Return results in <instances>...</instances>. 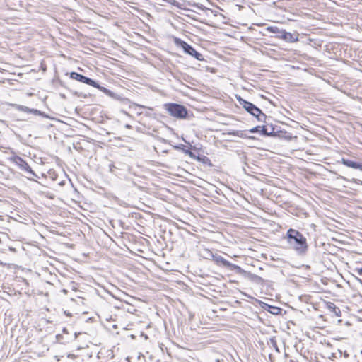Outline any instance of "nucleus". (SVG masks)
Returning a JSON list of instances; mask_svg holds the SVG:
<instances>
[{
	"label": "nucleus",
	"mask_w": 362,
	"mask_h": 362,
	"mask_svg": "<svg viewBox=\"0 0 362 362\" xmlns=\"http://www.w3.org/2000/svg\"><path fill=\"white\" fill-rule=\"evenodd\" d=\"M329 308L336 310V307L333 303H331L330 305H329Z\"/></svg>",
	"instance_id": "14"
},
{
	"label": "nucleus",
	"mask_w": 362,
	"mask_h": 362,
	"mask_svg": "<svg viewBox=\"0 0 362 362\" xmlns=\"http://www.w3.org/2000/svg\"><path fill=\"white\" fill-rule=\"evenodd\" d=\"M239 102L243 108H245L251 115L258 118L259 120H261V118L259 117L261 115L265 117V115L262 113V111L252 103L243 99H240Z\"/></svg>",
	"instance_id": "4"
},
{
	"label": "nucleus",
	"mask_w": 362,
	"mask_h": 362,
	"mask_svg": "<svg viewBox=\"0 0 362 362\" xmlns=\"http://www.w3.org/2000/svg\"><path fill=\"white\" fill-rule=\"evenodd\" d=\"M13 107L19 111L28 112V113H33L35 115H41L42 112L40 110H35V109H30L26 106L21 105H13Z\"/></svg>",
	"instance_id": "7"
},
{
	"label": "nucleus",
	"mask_w": 362,
	"mask_h": 362,
	"mask_svg": "<svg viewBox=\"0 0 362 362\" xmlns=\"http://www.w3.org/2000/svg\"><path fill=\"white\" fill-rule=\"evenodd\" d=\"M93 87L95 88H97L98 89H99L100 91L103 92L104 93H105L106 95H111V91L108 89H107L105 87H103V86H100L98 83H97L95 81V86H93Z\"/></svg>",
	"instance_id": "10"
},
{
	"label": "nucleus",
	"mask_w": 362,
	"mask_h": 362,
	"mask_svg": "<svg viewBox=\"0 0 362 362\" xmlns=\"http://www.w3.org/2000/svg\"><path fill=\"white\" fill-rule=\"evenodd\" d=\"M175 43L176 45L181 47L187 54L194 57L197 60H203L202 55L185 41L176 37L175 38Z\"/></svg>",
	"instance_id": "3"
},
{
	"label": "nucleus",
	"mask_w": 362,
	"mask_h": 362,
	"mask_svg": "<svg viewBox=\"0 0 362 362\" xmlns=\"http://www.w3.org/2000/svg\"><path fill=\"white\" fill-rule=\"evenodd\" d=\"M258 131V127H255L250 130L251 132H256Z\"/></svg>",
	"instance_id": "15"
},
{
	"label": "nucleus",
	"mask_w": 362,
	"mask_h": 362,
	"mask_svg": "<svg viewBox=\"0 0 362 362\" xmlns=\"http://www.w3.org/2000/svg\"><path fill=\"white\" fill-rule=\"evenodd\" d=\"M284 39L290 42H296L298 40V37L291 33H285L283 35Z\"/></svg>",
	"instance_id": "9"
},
{
	"label": "nucleus",
	"mask_w": 362,
	"mask_h": 362,
	"mask_svg": "<svg viewBox=\"0 0 362 362\" xmlns=\"http://www.w3.org/2000/svg\"><path fill=\"white\" fill-rule=\"evenodd\" d=\"M211 257H212V259L218 265H222L226 267H230V268H234V269H240L239 267L231 264L230 262H229L228 261H227L226 259H225L223 257H222L221 256H220L218 255L212 254Z\"/></svg>",
	"instance_id": "5"
},
{
	"label": "nucleus",
	"mask_w": 362,
	"mask_h": 362,
	"mask_svg": "<svg viewBox=\"0 0 362 362\" xmlns=\"http://www.w3.org/2000/svg\"><path fill=\"white\" fill-rule=\"evenodd\" d=\"M71 78L72 79L76 80L78 81H80L81 83L90 85V86H95V81L88 77H86L80 74H78L76 72H72L71 73Z\"/></svg>",
	"instance_id": "6"
},
{
	"label": "nucleus",
	"mask_w": 362,
	"mask_h": 362,
	"mask_svg": "<svg viewBox=\"0 0 362 362\" xmlns=\"http://www.w3.org/2000/svg\"><path fill=\"white\" fill-rule=\"evenodd\" d=\"M341 163H343V165H344L349 168H354V169H359V170H362V164H361V163H356V162H354V161H352L350 160L344 159V158H343L341 160Z\"/></svg>",
	"instance_id": "8"
},
{
	"label": "nucleus",
	"mask_w": 362,
	"mask_h": 362,
	"mask_svg": "<svg viewBox=\"0 0 362 362\" xmlns=\"http://www.w3.org/2000/svg\"><path fill=\"white\" fill-rule=\"evenodd\" d=\"M165 109L168 111V112L173 117L184 119L186 117L187 115V111L186 108L178 104L175 103H169L165 104Z\"/></svg>",
	"instance_id": "2"
},
{
	"label": "nucleus",
	"mask_w": 362,
	"mask_h": 362,
	"mask_svg": "<svg viewBox=\"0 0 362 362\" xmlns=\"http://www.w3.org/2000/svg\"><path fill=\"white\" fill-rule=\"evenodd\" d=\"M19 160L23 163L22 166H23L27 170L31 171L30 168L28 166V165L25 162H24L21 158H19Z\"/></svg>",
	"instance_id": "11"
},
{
	"label": "nucleus",
	"mask_w": 362,
	"mask_h": 362,
	"mask_svg": "<svg viewBox=\"0 0 362 362\" xmlns=\"http://www.w3.org/2000/svg\"><path fill=\"white\" fill-rule=\"evenodd\" d=\"M261 132H262L264 134L269 135V134L267 132V129H265V127H262Z\"/></svg>",
	"instance_id": "13"
},
{
	"label": "nucleus",
	"mask_w": 362,
	"mask_h": 362,
	"mask_svg": "<svg viewBox=\"0 0 362 362\" xmlns=\"http://www.w3.org/2000/svg\"><path fill=\"white\" fill-rule=\"evenodd\" d=\"M287 241L290 247L298 255H304L308 250L307 239L299 231L289 229L287 231Z\"/></svg>",
	"instance_id": "1"
},
{
	"label": "nucleus",
	"mask_w": 362,
	"mask_h": 362,
	"mask_svg": "<svg viewBox=\"0 0 362 362\" xmlns=\"http://www.w3.org/2000/svg\"><path fill=\"white\" fill-rule=\"evenodd\" d=\"M356 272L360 276H362V267L361 268H356Z\"/></svg>",
	"instance_id": "12"
}]
</instances>
